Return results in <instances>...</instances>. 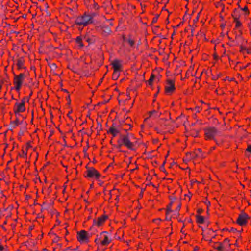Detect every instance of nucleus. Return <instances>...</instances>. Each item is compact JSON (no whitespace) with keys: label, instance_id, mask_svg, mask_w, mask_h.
I'll use <instances>...</instances> for the list:
<instances>
[{"label":"nucleus","instance_id":"29","mask_svg":"<svg viewBox=\"0 0 251 251\" xmlns=\"http://www.w3.org/2000/svg\"><path fill=\"white\" fill-rule=\"evenodd\" d=\"M195 111L197 112H199L200 111V107H196L195 108Z\"/></svg>","mask_w":251,"mask_h":251},{"label":"nucleus","instance_id":"24","mask_svg":"<svg viewBox=\"0 0 251 251\" xmlns=\"http://www.w3.org/2000/svg\"><path fill=\"white\" fill-rule=\"evenodd\" d=\"M128 43L130 46H133L134 44V42L131 39H129L128 40Z\"/></svg>","mask_w":251,"mask_h":251},{"label":"nucleus","instance_id":"5","mask_svg":"<svg viewBox=\"0 0 251 251\" xmlns=\"http://www.w3.org/2000/svg\"><path fill=\"white\" fill-rule=\"evenodd\" d=\"M175 82L172 80H168L165 86V93L167 94H171L175 90Z\"/></svg>","mask_w":251,"mask_h":251},{"label":"nucleus","instance_id":"22","mask_svg":"<svg viewBox=\"0 0 251 251\" xmlns=\"http://www.w3.org/2000/svg\"><path fill=\"white\" fill-rule=\"evenodd\" d=\"M223 245H224V246L226 248V246L229 245L230 246V244H229V240L228 239H225L223 243H222Z\"/></svg>","mask_w":251,"mask_h":251},{"label":"nucleus","instance_id":"13","mask_svg":"<svg viewBox=\"0 0 251 251\" xmlns=\"http://www.w3.org/2000/svg\"><path fill=\"white\" fill-rule=\"evenodd\" d=\"M186 156L189 159H193L196 158H201L202 157V154H198V152L194 151L193 152H188L186 154Z\"/></svg>","mask_w":251,"mask_h":251},{"label":"nucleus","instance_id":"10","mask_svg":"<svg viewBox=\"0 0 251 251\" xmlns=\"http://www.w3.org/2000/svg\"><path fill=\"white\" fill-rule=\"evenodd\" d=\"M86 173V176L90 178H95L98 179L99 178L100 176L99 172L94 168H89L87 170Z\"/></svg>","mask_w":251,"mask_h":251},{"label":"nucleus","instance_id":"16","mask_svg":"<svg viewBox=\"0 0 251 251\" xmlns=\"http://www.w3.org/2000/svg\"><path fill=\"white\" fill-rule=\"evenodd\" d=\"M119 71H114L112 78L113 80H117L120 75Z\"/></svg>","mask_w":251,"mask_h":251},{"label":"nucleus","instance_id":"2","mask_svg":"<svg viewBox=\"0 0 251 251\" xmlns=\"http://www.w3.org/2000/svg\"><path fill=\"white\" fill-rule=\"evenodd\" d=\"M111 238L107 232H102L96 239L95 242L102 246H106L111 242Z\"/></svg>","mask_w":251,"mask_h":251},{"label":"nucleus","instance_id":"28","mask_svg":"<svg viewBox=\"0 0 251 251\" xmlns=\"http://www.w3.org/2000/svg\"><path fill=\"white\" fill-rule=\"evenodd\" d=\"M213 233H214V231L213 230H212L211 229H208V234H209L210 235H211Z\"/></svg>","mask_w":251,"mask_h":251},{"label":"nucleus","instance_id":"31","mask_svg":"<svg viewBox=\"0 0 251 251\" xmlns=\"http://www.w3.org/2000/svg\"><path fill=\"white\" fill-rule=\"evenodd\" d=\"M4 250V247L0 245V251H2Z\"/></svg>","mask_w":251,"mask_h":251},{"label":"nucleus","instance_id":"1","mask_svg":"<svg viewBox=\"0 0 251 251\" xmlns=\"http://www.w3.org/2000/svg\"><path fill=\"white\" fill-rule=\"evenodd\" d=\"M92 19L93 17L91 15L84 14L78 17L75 19V23L79 26H85L93 22Z\"/></svg>","mask_w":251,"mask_h":251},{"label":"nucleus","instance_id":"37","mask_svg":"<svg viewBox=\"0 0 251 251\" xmlns=\"http://www.w3.org/2000/svg\"><path fill=\"white\" fill-rule=\"evenodd\" d=\"M128 97L129 99H130V97L128 95Z\"/></svg>","mask_w":251,"mask_h":251},{"label":"nucleus","instance_id":"35","mask_svg":"<svg viewBox=\"0 0 251 251\" xmlns=\"http://www.w3.org/2000/svg\"><path fill=\"white\" fill-rule=\"evenodd\" d=\"M198 20V17H197V19H196V20Z\"/></svg>","mask_w":251,"mask_h":251},{"label":"nucleus","instance_id":"25","mask_svg":"<svg viewBox=\"0 0 251 251\" xmlns=\"http://www.w3.org/2000/svg\"><path fill=\"white\" fill-rule=\"evenodd\" d=\"M246 150L248 152L251 153V145H250L248 146V148H247Z\"/></svg>","mask_w":251,"mask_h":251},{"label":"nucleus","instance_id":"27","mask_svg":"<svg viewBox=\"0 0 251 251\" xmlns=\"http://www.w3.org/2000/svg\"><path fill=\"white\" fill-rule=\"evenodd\" d=\"M241 25V23H240V22L239 21H237L236 23V27H239Z\"/></svg>","mask_w":251,"mask_h":251},{"label":"nucleus","instance_id":"30","mask_svg":"<svg viewBox=\"0 0 251 251\" xmlns=\"http://www.w3.org/2000/svg\"><path fill=\"white\" fill-rule=\"evenodd\" d=\"M157 17H154L153 18V20H152V23H155L157 21Z\"/></svg>","mask_w":251,"mask_h":251},{"label":"nucleus","instance_id":"21","mask_svg":"<svg viewBox=\"0 0 251 251\" xmlns=\"http://www.w3.org/2000/svg\"><path fill=\"white\" fill-rule=\"evenodd\" d=\"M24 62L22 59H19L17 60V65L18 68H21L23 66Z\"/></svg>","mask_w":251,"mask_h":251},{"label":"nucleus","instance_id":"9","mask_svg":"<svg viewBox=\"0 0 251 251\" xmlns=\"http://www.w3.org/2000/svg\"><path fill=\"white\" fill-rule=\"evenodd\" d=\"M249 216L245 213L240 214L237 220V223L240 226H243L246 224Z\"/></svg>","mask_w":251,"mask_h":251},{"label":"nucleus","instance_id":"23","mask_svg":"<svg viewBox=\"0 0 251 251\" xmlns=\"http://www.w3.org/2000/svg\"><path fill=\"white\" fill-rule=\"evenodd\" d=\"M154 75H151L150 79L148 81V83H149V85H151L152 84V81H153V80L154 79Z\"/></svg>","mask_w":251,"mask_h":251},{"label":"nucleus","instance_id":"19","mask_svg":"<svg viewBox=\"0 0 251 251\" xmlns=\"http://www.w3.org/2000/svg\"><path fill=\"white\" fill-rule=\"evenodd\" d=\"M149 114H150V116H151L153 115L154 114H155V117H158L160 116L161 113L158 112L156 111L155 110H153V111H150L149 112Z\"/></svg>","mask_w":251,"mask_h":251},{"label":"nucleus","instance_id":"3","mask_svg":"<svg viewBox=\"0 0 251 251\" xmlns=\"http://www.w3.org/2000/svg\"><path fill=\"white\" fill-rule=\"evenodd\" d=\"M204 131L206 140H214L215 137L219 133L218 129L214 127H207Z\"/></svg>","mask_w":251,"mask_h":251},{"label":"nucleus","instance_id":"32","mask_svg":"<svg viewBox=\"0 0 251 251\" xmlns=\"http://www.w3.org/2000/svg\"><path fill=\"white\" fill-rule=\"evenodd\" d=\"M244 11H246L248 10V8L247 7H245L243 9Z\"/></svg>","mask_w":251,"mask_h":251},{"label":"nucleus","instance_id":"11","mask_svg":"<svg viewBox=\"0 0 251 251\" xmlns=\"http://www.w3.org/2000/svg\"><path fill=\"white\" fill-rule=\"evenodd\" d=\"M111 65L114 71H121L122 70V64L121 61L114 60L111 63Z\"/></svg>","mask_w":251,"mask_h":251},{"label":"nucleus","instance_id":"4","mask_svg":"<svg viewBox=\"0 0 251 251\" xmlns=\"http://www.w3.org/2000/svg\"><path fill=\"white\" fill-rule=\"evenodd\" d=\"M25 78V75L21 73L19 75H15L13 80V83L15 89L16 91H19L22 86Z\"/></svg>","mask_w":251,"mask_h":251},{"label":"nucleus","instance_id":"17","mask_svg":"<svg viewBox=\"0 0 251 251\" xmlns=\"http://www.w3.org/2000/svg\"><path fill=\"white\" fill-rule=\"evenodd\" d=\"M21 123V122L18 119H16L15 120L12 121L11 123V125L12 127H15L19 126V125H20Z\"/></svg>","mask_w":251,"mask_h":251},{"label":"nucleus","instance_id":"26","mask_svg":"<svg viewBox=\"0 0 251 251\" xmlns=\"http://www.w3.org/2000/svg\"><path fill=\"white\" fill-rule=\"evenodd\" d=\"M195 151H196L197 152H198V154H201V149H198L196 150Z\"/></svg>","mask_w":251,"mask_h":251},{"label":"nucleus","instance_id":"7","mask_svg":"<svg viewBox=\"0 0 251 251\" xmlns=\"http://www.w3.org/2000/svg\"><path fill=\"white\" fill-rule=\"evenodd\" d=\"M89 236L85 230H81L77 233V239L81 243H87L89 241Z\"/></svg>","mask_w":251,"mask_h":251},{"label":"nucleus","instance_id":"36","mask_svg":"<svg viewBox=\"0 0 251 251\" xmlns=\"http://www.w3.org/2000/svg\"><path fill=\"white\" fill-rule=\"evenodd\" d=\"M198 20V17H197V19H196V20Z\"/></svg>","mask_w":251,"mask_h":251},{"label":"nucleus","instance_id":"34","mask_svg":"<svg viewBox=\"0 0 251 251\" xmlns=\"http://www.w3.org/2000/svg\"><path fill=\"white\" fill-rule=\"evenodd\" d=\"M128 125L130 126V128H131V125H130V124H129Z\"/></svg>","mask_w":251,"mask_h":251},{"label":"nucleus","instance_id":"6","mask_svg":"<svg viewBox=\"0 0 251 251\" xmlns=\"http://www.w3.org/2000/svg\"><path fill=\"white\" fill-rule=\"evenodd\" d=\"M121 140L122 144H120V146L123 144L126 146L128 149H133L134 144L132 142L130 141L128 135L122 136L121 138Z\"/></svg>","mask_w":251,"mask_h":251},{"label":"nucleus","instance_id":"33","mask_svg":"<svg viewBox=\"0 0 251 251\" xmlns=\"http://www.w3.org/2000/svg\"><path fill=\"white\" fill-rule=\"evenodd\" d=\"M23 153L25 154V156L27 155V153L26 152H25L24 151H23Z\"/></svg>","mask_w":251,"mask_h":251},{"label":"nucleus","instance_id":"14","mask_svg":"<svg viewBox=\"0 0 251 251\" xmlns=\"http://www.w3.org/2000/svg\"><path fill=\"white\" fill-rule=\"evenodd\" d=\"M108 133H110L111 134L113 137H115L117 135V134H118L119 133V131L118 130L115 128V127H111L108 131Z\"/></svg>","mask_w":251,"mask_h":251},{"label":"nucleus","instance_id":"18","mask_svg":"<svg viewBox=\"0 0 251 251\" xmlns=\"http://www.w3.org/2000/svg\"><path fill=\"white\" fill-rule=\"evenodd\" d=\"M197 222L199 224H202L204 223V219L202 216L197 215L196 216Z\"/></svg>","mask_w":251,"mask_h":251},{"label":"nucleus","instance_id":"20","mask_svg":"<svg viewBox=\"0 0 251 251\" xmlns=\"http://www.w3.org/2000/svg\"><path fill=\"white\" fill-rule=\"evenodd\" d=\"M76 42L80 47H83L84 46L82 42V38L80 37H77L76 39Z\"/></svg>","mask_w":251,"mask_h":251},{"label":"nucleus","instance_id":"38","mask_svg":"<svg viewBox=\"0 0 251 251\" xmlns=\"http://www.w3.org/2000/svg\"><path fill=\"white\" fill-rule=\"evenodd\" d=\"M221 1H225L226 0H221Z\"/></svg>","mask_w":251,"mask_h":251},{"label":"nucleus","instance_id":"12","mask_svg":"<svg viewBox=\"0 0 251 251\" xmlns=\"http://www.w3.org/2000/svg\"><path fill=\"white\" fill-rule=\"evenodd\" d=\"M106 217L105 216H102L94 220V225L97 226H101L105 222Z\"/></svg>","mask_w":251,"mask_h":251},{"label":"nucleus","instance_id":"8","mask_svg":"<svg viewBox=\"0 0 251 251\" xmlns=\"http://www.w3.org/2000/svg\"><path fill=\"white\" fill-rule=\"evenodd\" d=\"M13 110L15 114L24 112L25 110V101L22 100L21 102L16 103Z\"/></svg>","mask_w":251,"mask_h":251},{"label":"nucleus","instance_id":"15","mask_svg":"<svg viewBox=\"0 0 251 251\" xmlns=\"http://www.w3.org/2000/svg\"><path fill=\"white\" fill-rule=\"evenodd\" d=\"M215 249L218 250V251H225L226 248L224 246L222 243H219L217 246H215Z\"/></svg>","mask_w":251,"mask_h":251}]
</instances>
